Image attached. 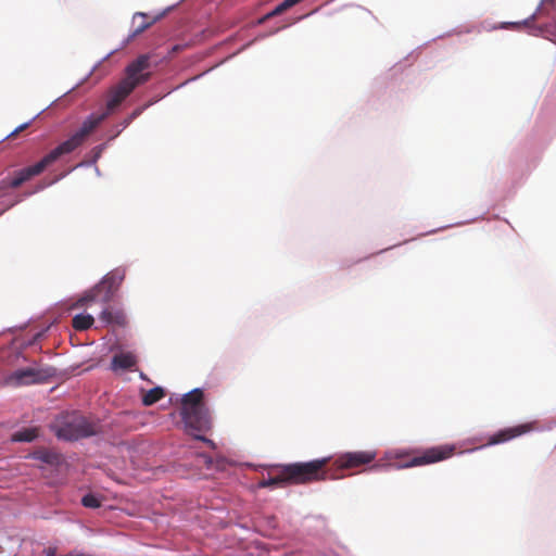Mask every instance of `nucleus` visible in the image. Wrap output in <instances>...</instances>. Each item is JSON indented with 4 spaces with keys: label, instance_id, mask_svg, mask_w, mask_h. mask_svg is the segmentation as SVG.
<instances>
[{
    "label": "nucleus",
    "instance_id": "1",
    "mask_svg": "<svg viewBox=\"0 0 556 556\" xmlns=\"http://www.w3.org/2000/svg\"><path fill=\"white\" fill-rule=\"evenodd\" d=\"M99 118L92 117L81 128L75 131L68 139L61 142L58 147H55L48 154H46L39 162L31 166L15 172L11 178L2 179L0 181V190L7 188L16 189L21 187L24 182L41 174L49 165L58 161L61 156L70 154L73 151H75L92 134V131L94 130V126L97 125V123H99ZM3 198L4 194L0 193V204L3 205V208L0 211V214L4 212L7 208L14 205L13 202H4L2 200Z\"/></svg>",
    "mask_w": 556,
    "mask_h": 556
},
{
    "label": "nucleus",
    "instance_id": "2",
    "mask_svg": "<svg viewBox=\"0 0 556 556\" xmlns=\"http://www.w3.org/2000/svg\"><path fill=\"white\" fill-rule=\"evenodd\" d=\"M329 462V457H323L309 462L271 466V469L277 471V475L261 480L258 488L265 489L283 484H306L334 479L337 476L330 472V468H328Z\"/></svg>",
    "mask_w": 556,
    "mask_h": 556
},
{
    "label": "nucleus",
    "instance_id": "3",
    "mask_svg": "<svg viewBox=\"0 0 556 556\" xmlns=\"http://www.w3.org/2000/svg\"><path fill=\"white\" fill-rule=\"evenodd\" d=\"M150 54H141L125 68V78L114 86L106 100V111L101 114H90L81 124V128L92 117L99 118L94 129L112 113L138 86L151 78Z\"/></svg>",
    "mask_w": 556,
    "mask_h": 556
},
{
    "label": "nucleus",
    "instance_id": "4",
    "mask_svg": "<svg viewBox=\"0 0 556 556\" xmlns=\"http://www.w3.org/2000/svg\"><path fill=\"white\" fill-rule=\"evenodd\" d=\"M180 416L189 434L215 448V443L212 440L200 434L207 432L212 426L208 409L203 403V391L201 389H193L182 396Z\"/></svg>",
    "mask_w": 556,
    "mask_h": 556
},
{
    "label": "nucleus",
    "instance_id": "5",
    "mask_svg": "<svg viewBox=\"0 0 556 556\" xmlns=\"http://www.w3.org/2000/svg\"><path fill=\"white\" fill-rule=\"evenodd\" d=\"M100 432L99 424L79 414L67 415L58 427L56 435L60 439L76 441Z\"/></svg>",
    "mask_w": 556,
    "mask_h": 556
},
{
    "label": "nucleus",
    "instance_id": "6",
    "mask_svg": "<svg viewBox=\"0 0 556 556\" xmlns=\"http://www.w3.org/2000/svg\"><path fill=\"white\" fill-rule=\"evenodd\" d=\"M124 278L125 270L122 268H115L108 273L98 285L78 300L77 305L84 306L86 303L93 301L109 303L119 288Z\"/></svg>",
    "mask_w": 556,
    "mask_h": 556
},
{
    "label": "nucleus",
    "instance_id": "7",
    "mask_svg": "<svg viewBox=\"0 0 556 556\" xmlns=\"http://www.w3.org/2000/svg\"><path fill=\"white\" fill-rule=\"evenodd\" d=\"M455 453V446L450 444L439 445L426 448L421 452L397 454V458L404 459L399 464V468L424 466L438 463L452 457Z\"/></svg>",
    "mask_w": 556,
    "mask_h": 556
},
{
    "label": "nucleus",
    "instance_id": "8",
    "mask_svg": "<svg viewBox=\"0 0 556 556\" xmlns=\"http://www.w3.org/2000/svg\"><path fill=\"white\" fill-rule=\"evenodd\" d=\"M536 429V421L525 422L498 430L488 438L484 446L503 444Z\"/></svg>",
    "mask_w": 556,
    "mask_h": 556
},
{
    "label": "nucleus",
    "instance_id": "9",
    "mask_svg": "<svg viewBox=\"0 0 556 556\" xmlns=\"http://www.w3.org/2000/svg\"><path fill=\"white\" fill-rule=\"evenodd\" d=\"M376 457V453L369 451L350 452L340 455L334 465L337 469H351L362 465L371 463Z\"/></svg>",
    "mask_w": 556,
    "mask_h": 556
},
{
    "label": "nucleus",
    "instance_id": "10",
    "mask_svg": "<svg viewBox=\"0 0 556 556\" xmlns=\"http://www.w3.org/2000/svg\"><path fill=\"white\" fill-rule=\"evenodd\" d=\"M161 17L162 15L150 16L143 12H136L132 16L131 33L128 37V41L135 39L137 36L149 29Z\"/></svg>",
    "mask_w": 556,
    "mask_h": 556
},
{
    "label": "nucleus",
    "instance_id": "11",
    "mask_svg": "<svg viewBox=\"0 0 556 556\" xmlns=\"http://www.w3.org/2000/svg\"><path fill=\"white\" fill-rule=\"evenodd\" d=\"M556 10V0H541L539 7L536 8L535 12L526 18L522 23H513L511 25L516 28H519L521 26L527 27H535L534 22L539 16H546L549 17L552 13Z\"/></svg>",
    "mask_w": 556,
    "mask_h": 556
},
{
    "label": "nucleus",
    "instance_id": "12",
    "mask_svg": "<svg viewBox=\"0 0 556 556\" xmlns=\"http://www.w3.org/2000/svg\"><path fill=\"white\" fill-rule=\"evenodd\" d=\"M138 363V357L134 352H121L113 356L111 361V369L113 371L130 370Z\"/></svg>",
    "mask_w": 556,
    "mask_h": 556
},
{
    "label": "nucleus",
    "instance_id": "13",
    "mask_svg": "<svg viewBox=\"0 0 556 556\" xmlns=\"http://www.w3.org/2000/svg\"><path fill=\"white\" fill-rule=\"evenodd\" d=\"M39 372L34 368H24L15 370L10 377L9 382L14 386L29 384L38 380Z\"/></svg>",
    "mask_w": 556,
    "mask_h": 556
},
{
    "label": "nucleus",
    "instance_id": "14",
    "mask_svg": "<svg viewBox=\"0 0 556 556\" xmlns=\"http://www.w3.org/2000/svg\"><path fill=\"white\" fill-rule=\"evenodd\" d=\"M100 319L101 321L110 325V324H114V325H117V326H125L126 323H127V319H126V316L124 314L123 311L121 309H117V311H111V309H103L101 315H100Z\"/></svg>",
    "mask_w": 556,
    "mask_h": 556
},
{
    "label": "nucleus",
    "instance_id": "15",
    "mask_svg": "<svg viewBox=\"0 0 556 556\" xmlns=\"http://www.w3.org/2000/svg\"><path fill=\"white\" fill-rule=\"evenodd\" d=\"M535 35H540L551 41L556 42V17L548 23L536 25L534 27Z\"/></svg>",
    "mask_w": 556,
    "mask_h": 556
},
{
    "label": "nucleus",
    "instance_id": "16",
    "mask_svg": "<svg viewBox=\"0 0 556 556\" xmlns=\"http://www.w3.org/2000/svg\"><path fill=\"white\" fill-rule=\"evenodd\" d=\"M302 0H285L282 1L280 4H278L273 11L268 12L267 14H265L263 17H261L257 23L258 24H263L265 23L267 20L269 18H273L277 15H280L282 14L285 11L289 10L290 8H292L293 5L298 4L299 2H301Z\"/></svg>",
    "mask_w": 556,
    "mask_h": 556
},
{
    "label": "nucleus",
    "instance_id": "17",
    "mask_svg": "<svg viewBox=\"0 0 556 556\" xmlns=\"http://www.w3.org/2000/svg\"><path fill=\"white\" fill-rule=\"evenodd\" d=\"M93 323L94 318L89 314H78L72 319V326L77 331H85L89 329Z\"/></svg>",
    "mask_w": 556,
    "mask_h": 556
},
{
    "label": "nucleus",
    "instance_id": "18",
    "mask_svg": "<svg viewBox=\"0 0 556 556\" xmlns=\"http://www.w3.org/2000/svg\"><path fill=\"white\" fill-rule=\"evenodd\" d=\"M165 396V392L161 387H155L146 392L142 396V404L144 406H151L162 400Z\"/></svg>",
    "mask_w": 556,
    "mask_h": 556
},
{
    "label": "nucleus",
    "instance_id": "19",
    "mask_svg": "<svg viewBox=\"0 0 556 556\" xmlns=\"http://www.w3.org/2000/svg\"><path fill=\"white\" fill-rule=\"evenodd\" d=\"M38 437V429L37 428H26L22 429L20 431H16L12 435V440L15 442H31Z\"/></svg>",
    "mask_w": 556,
    "mask_h": 556
},
{
    "label": "nucleus",
    "instance_id": "20",
    "mask_svg": "<svg viewBox=\"0 0 556 556\" xmlns=\"http://www.w3.org/2000/svg\"><path fill=\"white\" fill-rule=\"evenodd\" d=\"M35 457L43 463L53 465L58 464L60 455L51 451H40L35 454Z\"/></svg>",
    "mask_w": 556,
    "mask_h": 556
},
{
    "label": "nucleus",
    "instance_id": "21",
    "mask_svg": "<svg viewBox=\"0 0 556 556\" xmlns=\"http://www.w3.org/2000/svg\"><path fill=\"white\" fill-rule=\"evenodd\" d=\"M195 464H197V467L200 469H202V468L210 469L213 465V459L210 455H207L205 453H199L195 456Z\"/></svg>",
    "mask_w": 556,
    "mask_h": 556
},
{
    "label": "nucleus",
    "instance_id": "22",
    "mask_svg": "<svg viewBox=\"0 0 556 556\" xmlns=\"http://www.w3.org/2000/svg\"><path fill=\"white\" fill-rule=\"evenodd\" d=\"M81 504L87 508H98L101 505V501L93 494H86L81 498Z\"/></svg>",
    "mask_w": 556,
    "mask_h": 556
},
{
    "label": "nucleus",
    "instance_id": "23",
    "mask_svg": "<svg viewBox=\"0 0 556 556\" xmlns=\"http://www.w3.org/2000/svg\"><path fill=\"white\" fill-rule=\"evenodd\" d=\"M28 123H25L21 126H18L16 129H14L8 137L9 138H13L15 137L17 134H20L21 131H23L24 129H26L28 127Z\"/></svg>",
    "mask_w": 556,
    "mask_h": 556
},
{
    "label": "nucleus",
    "instance_id": "24",
    "mask_svg": "<svg viewBox=\"0 0 556 556\" xmlns=\"http://www.w3.org/2000/svg\"><path fill=\"white\" fill-rule=\"evenodd\" d=\"M142 112V109H136L129 116V118L125 122L126 125H128L132 119H135L136 117H138Z\"/></svg>",
    "mask_w": 556,
    "mask_h": 556
}]
</instances>
